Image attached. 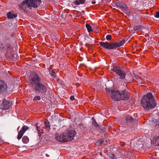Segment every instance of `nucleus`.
Listing matches in <instances>:
<instances>
[{
  "label": "nucleus",
  "instance_id": "9",
  "mask_svg": "<svg viewBox=\"0 0 159 159\" xmlns=\"http://www.w3.org/2000/svg\"><path fill=\"white\" fill-rule=\"evenodd\" d=\"M29 129V127L26 125H23L21 129L18 131L17 138L20 140L23 136L25 132Z\"/></svg>",
  "mask_w": 159,
  "mask_h": 159
},
{
  "label": "nucleus",
  "instance_id": "22",
  "mask_svg": "<svg viewBox=\"0 0 159 159\" xmlns=\"http://www.w3.org/2000/svg\"><path fill=\"white\" fill-rule=\"evenodd\" d=\"M92 125H93L95 127H98L99 125L98 124V123L96 122V121L94 119L92 118Z\"/></svg>",
  "mask_w": 159,
  "mask_h": 159
},
{
  "label": "nucleus",
  "instance_id": "15",
  "mask_svg": "<svg viewBox=\"0 0 159 159\" xmlns=\"http://www.w3.org/2000/svg\"><path fill=\"white\" fill-rule=\"evenodd\" d=\"M152 143L155 146H159V136L154 138Z\"/></svg>",
  "mask_w": 159,
  "mask_h": 159
},
{
  "label": "nucleus",
  "instance_id": "31",
  "mask_svg": "<svg viewBox=\"0 0 159 159\" xmlns=\"http://www.w3.org/2000/svg\"><path fill=\"white\" fill-rule=\"evenodd\" d=\"M137 83H139V84H141L142 83V82H141L140 81H139V82H137Z\"/></svg>",
  "mask_w": 159,
  "mask_h": 159
},
{
  "label": "nucleus",
  "instance_id": "4",
  "mask_svg": "<svg viewBox=\"0 0 159 159\" xmlns=\"http://www.w3.org/2000/svg\"><path fill=\"white\" fill-rule=\"evenodd\" d=\"M40 78L37 74L34 73L31 74L30 82L32 87L34 88L40 84Z\"/></svg>",
  "mask_w": 159,
  "mask_h": 159
},
{
  "label": "nucleus",
  "instance_id": "33",
  "mask_svg": "<svg viewBox=\"0 0 159 159\" xmlns=\"http://www.w3.org/2000/svg\"><path fill=\"white\" fill-rule=\"evenodd\" d=\"M83 12H84V11H82Z\"/></svg>",
  "mask_w": 159,
  "mask_h": 159
},
{
  "label": "nucleus",
  "instance_id": "10",
  "mask_svg": "<svg viewBox=\"0 0 159 159\" xmlns=\"http://www.w3.org/2000/svg\"><path fill=\"white\" fill-rule=\"evenodd\" d=\"M11 105V103L10 102L6 100H4L0 106V108L3 110H7L10 107Z\"/></svg>",
  "mask_w": 159,
  "mask_h": 159
},
{
  "label": "nucleus",
  "instance_id": "20",
  "mask_svg": "<svg viewBox=\"0 0 159 159\" xmlns=\"http://www.w3.org/2000/svg\"><path fill=\"white\" fill-rule=\"evenodd\" d=\"M106 140L104 139L100 140H99L98 142H97V143H98V145H101L102 144H106L105 142Z\"/></svg>",
  "mask_w": 159,
  "mask_h": 159
},
{
  "label": "nucleus",
  "instance_id": "23",
  "mask_svg": "<svg viewBox=\"0 0 159 159\" xmlns=\"http://www.w3.org/2000/svg\"><path fill=\"white\" fill-rule=\"evenodd\" d=\"M126 120L127 122H132L133 119L130 116H128L126 118Z\"/></svg>",
  "mask_w": 159,
  "mask_h": 159
},
{
  "label": "nucleus",
  "instance_id": "2",
  "mask_svg": "<svg viewBox=\"0 0 159 159\" xmlns=\"http://www.w3.org/2000/svg\"><path fill=\"white\" fill-rule=\"evenodd\" d=\"M76 134L74 130H66L62 134L57 133L55 135V139L60 142H66L73 140Z\"/></svg>",
  "mask_w": 159,
  "mask_h": 159
},
{
  "label": "nucleus",
  "instance_id": "16",
  "mask_svg": "<svg viewBox=\"0 0 159 159\" xmlns=\"http://www.w3.org/2000/svg\"><path fill=\"white\" fill-rule=\"evenodd\" d=\"M7 17L9 19H13L16 16V15L11 12L8 13L7 14Z\"/></svg>",
  "mask_w": 159,
  "mask_h": 159
},
{
  "label": "nucleus",
  "instance_id": "14",
  "mask_svg": "<svg viewBox=\"0 0 159 159\" xmlns=\"http://www.w3.org/2000/svg\"><path fill=\"white\" fill-rule=\"evenodd\" d=\"M117 74L120 76V79H124L126 75L125 72L121 70H120Z\"/></svg>",
  "mask_w": 159,
  "mask_h": 159
},
{
  "label": "nucleus",
  "instance_id": "29",
  "mask_svg": "<svg viewBox=\"0 0 159 159\" xmlns=\"http://www.w3.org/2000/svg\"><path fill=\"white\" fill-rule=\"evenodd\" d=\"M70 99L71 100H73L75 99L74 97L73 96H71L70 97Z\"/></svg>",
  "mask_w": 159,
  "mask_h": 159
},
{
  "label": "nucleus",
  "instance_id": "18",
  "mask_svg": "<svg viewBox=\"0 0 159 159\" xmlns=\"http://www.w3.org/2000/svg\"><path fill=\"white\" fill-rule=\"evenodd\" d=\"M121 70L119 66H114L112 69L113 71L115 72L116 74Z\"/></svg>",
  "mask_w": 159,
  "mask_h": 159
},
{
  "label": "nucleus",
  "instance_id": "7",
  "mask_svg": "<svg viewBox=\"0 0 159 159\" xmlns=\"http://www.w3.org/2000/svg\"><path fill=\"white\" fill-rule=\"evenodd\" d=\"M116 5L125 13L127 14L129 13V11L127 9V7L126 5L123 2H116Z\"/></svg>",
  "mask_w": 159,
  "mask_h": 159
},
{
  "label": "nucleus",
  "instance_id": "25",
  "mask_svg": "<svg viewBox=\"0 0 159 159\" xmlns=\"http://www.w3.org/2000/svg\"><path fill=\"white\" fill-rule=\"evenodd\" d=\"M41 99L40 97L39 96H35L33 99L34 100L37 101V100H39Z\"/></svg>",
  "mask_w": 159,
  "mask_h": 159
},
{
  "label": "nucleus",
  "instance_id": "6",
  "mask_svg": "<svg viewBox=\"0 0 159 159\" xmlns=\"http://www.w3.org/2000/svg\"><path fill=\"white\" fill-rule=\"evenodd\" d=\"M33 88L36 92L40 93H44L47 91V89L45 86L41 83L35 86Z\"/></svg>",
  "mask_w": 159,
  "mask_h": 159
},
{
  "label": "nucleus",
  "instance_id": "17",
  "mask_svg": "<svg viewBox=\"0 0 159 159\" xmlns=\"http://www.w3.org/2000/svg\"><path fill=\"white\" fill-rule=\"evenodd\" d=\"M85 0H77L74 2V3L76 5H79L84 3Z\"/></svg>",
  "mask_w": 159,
  "mask_h": 159
},
{
  "label": "nucleus",
  "instance_id": "3",
  "mask_svg": "<svg viewBox=\"0 0 159 159\" xmlns=\"http://www.w3.org/2000/svg\"><path fill=\"white\" fill-rule=\"evenodd\" d=\"M125 43V40L122 39L120 41L116 43L100 42L99 44L104 48L109 49H116V48L122 46Z\"/></svg>",
  "mask_w": 159,
  "mask_h": 159
},
{
  "label": "nucleus",
  "instance_id": "13",
  "mask_svg": "<svg viewBox=\"0 0 159 159\" xmlns=\"http://www.w3.org/2000/svg\"><path fill=\"white\" fill-rule=\"evenodd\" d=\"M121 100H126L129 97V94L127 91L123 90L121 93H120Z\"/></svg>",
  "mask_w": 159,
  "mask_h": 159
},
{
  "label": "nucleus",
  "instance_id": "32",
  "mask_svg": "<svg viewBox=\"0 0 159 159\" xmlns=\"http://www.w3.org/2000/svg\"><path fill=\"white\" fill-rule=\"evenodd\" d=\"M92 3L93 4H95V2H92Z\"/></svg>",
  "mask_w": 159,
  "mask_h": 159
},
{
  "label": "nucleus",
  "instance_id": "26",
  "mask_svg": "<svg viewBox=\"0 0 159 159\" xmlns=\"http://www.w3.org/2000/svg\"><path fill=\"white\" fill-rule=\"evenodd\" d=\"M111 36L110 34H108L106 37V39L107 40H110L111 39Z\"/></svg>",
  "mask_w": 159,
  "mask_h": 159
},
{
  "label": "nucleus",
  "instance_id": "27",
  "mask_svg": "<svg viewBox=\"0 0 159 159\" xmlns=\"http://www.w3.org/2000/svg\"><path fill=\"white\" fill-rule=\"evenodd\" d=\"M44 125L45 126L46 128H49L50 127V125L49 123L47 121H45L44 122Z\"/></svg>",
  "mask_w": 159,
  "mask_h": 159
},
{
  "label": "nucleus",
  "instance_id": "11",
  "mask_svg": "<svg viewBox=\"0 0 159 159\" xmlns=\"http://www.w3.org/2000/svg\"><path fill=\"white\" fill-rule=\"evenodd\" d=\"M19 6L21 10L24 11L26 10L27 7L29 8L28 2L27 0L24 1L21 3H20Z\"/></svg>",
  "mask_w": 159,
  "mask_h": 159
},
{
  "label": "nucleus",
  "instance_id": "12",
  "mask_svg": "<svg viewBox=\"0 0 159 159\" xmlns=\"http://www.w3.org/2000/svg\"><path fill=\"white\" fill-rule=\"evenodd\" d=\"M7 88V84L3 81L0 80V93L5 91Z\"/></svg>",
  "mask_w": 159,
  "mask_h": 159
},
{
  "label": "nucleus",
  "instance_id": "28",
  "mask_svg": "<svg viewBox=\"0 0 159 159\" xmlns=\"http://www.w3.org/2000/svg\"><path fill=\"white\" fill-rule=\"evenodd\" d=\"M154 15L157 18H159V11L156 12Z\"/></svg>",
  "mask_w": 159,
  "mask_h": 159
},
{
  "label": "nucleus",
  "instance_id": "5",
  "mask_svg": "<svg viewBox=\"0 0 159 159\" xmlns=\"http://www.w3.org/2000/svg\"><path fill=\"white\" fill-rule=\"evenodd\" d=\"M28 2L29 8L32 9V8H36L38 5L41 2V0H27Z\"/></svg>",
  "mask_w": 159,
  "mask_h": 159
},
{
  "label": "nucleus",
  "instance_id": "19",
  "mask_svg": "<svg viewBox=\"0 0 159 159\" xmlns=\"http://www.w3.org/2000/svg\"><path fill=\"white\" fill-rule=\"evenodd\" d=\"M22 141L24 143H27L29 141V139L28 137L26 136H24L22 138Z\"/></svg>",
  "mask_w": 159,
  "mask_h": 159
},
{
  "label": "nucleus",
  "instance_id": "24",
  "mask_svg": "<svg viewBox=\"0 0 159 159\" xmlns=\"http://www.w3.org/2000/svg\"><path fill=\"white\" fill-rule=\"evenodd\" d=\"M114 90H112V89H110L108 88H107L106 89V92L107 93H109L110 94H111L110 93H111L112 91H114Z\"/></svg>",
  "mask_w": 159,
  "mask_h": 159
},
{
  "label": "nucleus",
  "instance_id": "1",
  "mask_svg": "<svg viewBox=\"0 0 159 159\" xmlns=\"http://www.w3.org/2000/svg\"><path fill=\"white\" fill-rule=\"evenodd\" d=\"M141 104L143 108L147 110L152 109L156 106L155 98L151 93H148L142 98Z\"/></svg>",
  "mask_w": 159,
  "mask_h": 159
},
{
  "label": "nucleus",
  "instance_id": "8",
  "mask_svg": "<svg viewBox=\"0 0 159 159\" xmlns=\"http://www.w3.org/2000/svg\"><path fill=\"white\" fill-rule=\"evenodd\" d=\"M111 97L114 100L118 101L121 100L120 93L117 90H114L111 94Z\"/></svg>",
  "mask_w": 159,
  "mask_h": 159
},
{
  "label": "nucleus",
  "instance_id": "30",
  "mask_svg": "<svg viewBox=\"0 0 159 159\" xmlns=\"http://www.w3.org/2000/svg\"><path fill=\"white\" fill-rule=\"evenodd\" d=\"M36 129L37 131L39 132H39H40V130L39 129L38 127V126L36 127Z\"/></svg>",
  "mask_w": 159,
  "mask_h": 159
},
{
  "label": "nucleus",
  "instance_id": "21",
  "mask_svg": "<svg viewBox=\"0 0 159 159\" xmlns=\"http://www.w3.org/2000/svg\"><path fill=\"white\" fill-rule=\"evenodd\" d=\"M86 27L87 28L88 31L89 32L93 31L92 30V27L89 24H86Z\"/></svg>",
  "mask_w": 159,
  "mask_h": 159
}]
</instances>
